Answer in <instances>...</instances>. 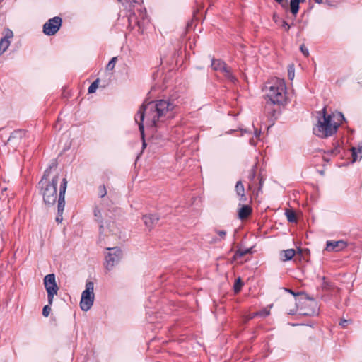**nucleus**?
Returning a JSON list of instances; mask_svg holds the SVG:
<instances>
[{
  "label": "nucleus",
  "mask_w": 362,
  "mask_h": 362,
  "mask_svg": "<svg viewBox=\"0 0 362 362\" xmlns=\"http://www.w3.org/2000/svg\"><path fill=\"white\" fill-rule=\"evenodd\" d=\"M289 292H290L291 294L295 295V293H294L293 291H290V290H289Z\"/></svg>",
  "instance_id": "obj_44"
},
{
  "label": "nucleus",
  "mask_w": 362,
  "mask_h": 362,
  "mask_svg": "<svg viewBox=\"0 0 362 362\" xmlns=\"http://www.w3.org/2000/svg\"><path fill=\"white\" fill-rule=\"evenodd\" d=\"M44 285L47 292L48 303L52 305L54 296L57 294V291L59 290L54 274H50L46 275L44 279Z\"/></svg>",
  "instance_id": "obj_7"
},
{
  "label": "nucleus",
  "mask_w": 362,
  "mask_h": 362,
  "mask_svg": "<svg viewBox=\"0 0 362 362\" xmlns=\"http://www.w3.org/2000/svg\"><path fill=\"white\" fill-rule=\"evenodd\" d=\"M125 4H129V7L131 8L133 4L136 2V0H124Z\"/></svg>",
  "instance_id": "obj_34"
},
{
  "label": "nucleus",
  "mask_w": 362,
  "mask_h": 362,
  "mask_svg": "<svg viewBox=\"0 0 362 362\" xmlns=\"http://www.w3.org/2000/svg\"><path fill=\"white\" fill-rule=\"evenodd\" d=\"M300 51L303 54V55L305 57H308L309 55V52H308V49L305 47V45H301L300 47Z\"/></svg>",
  "instance_id": "obj_31"
},
{
  "label": "nucleus",
  "mask_w": 362,
  "mask_h": 362,
  "mask_svg": "<svg viewBox=\"0 0 362 362\" xmlns=\"http://www.w3.org/2000/svg\"><path fill=\"white\" fill-rule=\"evenodd\" d=\"M347 243L344 240H328L326 243L325 250L328 252H339L347 247Z\"/></svg>",
  "instance_id": "obj_11"
},
{
  "label": "nucleus",
  "mask_w": 362,
  "mask_h": 362,
  "mask_svg": "<svg viewBox=\"0 0 362 362\" xmlns=\"http://www.w3.org/2000/svg\"><path fill=\"white\" fill-rule=\"evenodd\" d=\"M117 61V57H112L111 59V60L108 62V64H107V65L106 66V69L108 70V71L113 70L115 66Z\"/></svg>",
  "instance_id": "obj_25"
},
{
  "label": "nucleus",
  "mask_w": 362,
  "mask_h": 362,
  "mask_svg": "<svg viewBox=\"0 0 362 362\" xmlns=\"http://www.w3.org/2000/svg\"><path fill=\"white\" fill-rule=\"evenodd\" d=\"M177 103L171 98L144 103L135 115V122L139 125L142 138H144V124L147 127L158 128L174 118Z\"/></svg>",
  "instance_id": "obj_1"
},
{
  "label": "nucleus",
  "mask_w": 362,
  "mask_h": 362,
  "mask_svg": "<svg viewBox=\"0 0 362 362\" xmlns=\"http://www.w3.org/2000/svg\"><path fill=\"white\" fill-rule=\"evenodd\" d=\"M106 250L107 252L105 256V267L107 270L110 271L120 261L122 252L118 247H107Z\"/></svg>",
  "instance_id": "obj_6"
},
{
  "label": "nucleus",
  "mask_w": 362,
  "mask_h": 362,
  "mask_svg": "<svg viewBox=\"0 0 362 362\" xmlns=\"http://www.w3.org/2000/svg\"><path fill=\"white\" fill-rule=\"evenodd\" d=\"M119 2H122V0H118Z\"/></svg>",
  "instance_id": "obj_45"
},
{
  "label": "nucleus",
  "mask_w": 362,
  "mask_h": 362,
  "mask_svg": "<svg viewBox=\"0 0 362 362\" xmlns=\"http://www.w3.org/2000/svg\"><path fill=\"white\" fill-rule=\"evenodd\" d=\"M62 20L56 16L48 20L43 25V32L47 35H54L60 28Z\"/></svg>",
  "instance_id": "obj_10"
},
{
  "label": "nucleus",
  "mask_w": 362,
  "mask_h": 362,
  "mask_svg": "<svg viewBox=\"0 0 362 362\" xmlns=\"http://www.w3.org/2000/svg\"><path fill=\"white\" fill-rule=\"evenodd\" d=\"M252 213V209L248 205H243L238 211V217L240 219L247 218Z\"/></svg>",
  "instance_id": "obj_17"
},
{
  "label": "nucleus",
  "mask_w": 362,
  "mask_h": 362,
  "mask_svg": "<svg viewBox=\"0 0 362 362\" xmlns=\"http://www.w3.org/2000/svg\"><path fill=\"white\" fill-rule=\"evenodd\" d=\"M267 104L278 106L284 105L287 102V91L284 79L272 78L268 81L264 88Z\"/></svg>",
  "instance_id": "obj_3"
},
{
  "label": "nucleus",
  "mask_w": 362,
  "mask_h": 362,
  "mask_svg": "<svg viewBox=\"0 0 362 362\" xmlns=\"http://www.w3.org/2000/svg\"><path fill=\"white\" fill-rule=\"evenodd\" d=\"M243 285V283L242 282L241 279L240 277L236 279L235 281L234 286H233L234 292L235 293H239L240 291L241 290Z\"/></svg>",
  "instance_id": "obj_23"
},
{
  "label": "nucleus",
  "mask_w": 362,
  "mask_h": 362,
  "mask_svg": "<svg viewBox=\"0 0 362 362\" xmlns=\"http://www.w3.org/2000/svg\"><path fill=\"white\" fill-rule=\"evenodd\" d=\"M98 194L103 198L107 194V189L105 185H100L98 188Z\"/></svg>",
  "instance_id": "obj_26"
},
{
  "label": "nucleus",
  "mask_w": 362,
  "mask_h": 362,
  "mask_svg": "<svg viewBox=\"0 0 362 362\" xmlns=\"http://www.w3.org/2000/svg\"><path fill=\"white\" fill-rule=\"evenodd\" d=\"M349 324V320H341L339 322V325L341 326L343 328L346 327Z\"/></svg>",
  "instance_id": "obj_33"
},
{
  "label": "nucleus",
  "mask_w": 362,
  "mask_h": 362,
  "mask_svg": "<svg viewBox=\"0 0 362 362\" xmlns=\"http://www.w3.org/2000/svg\"><path fill=\"white\" fill-rule=\"evenodd\" d=\"M299 3H300V0H291V2H290L291 12L294 16H296L298 12Z\"/></svg>",
  "instance_id": "obj_20"
},
{
  "label": "nucleus",
  "mask_w": 362,
  "mask_h": 362,
  "mask_svg": "<svg viewBox=\"0 0 362 362\" xmlns=\"http://www.w3.org/2000/svg\"><path fill=\"white\" fill-rule=\"evenodd\" d=\"M94 216L95 217L96 221L100 224V234L101 235L104 231V226L103 224V220H102V212L100 209H98V207H95L94 209Z\"/></svg>",
  "instance_id": "obj_18"
},
{
  "label": "nucleus",
  "mask_w": 362,
  "mask_h": 362,
  "mask_svg": "<svg viewBox=\"0 0 362 362\" xmlns=\"http://www.w3.org/2000/svg\"><path fill=\"white\" fill-rule=\"evenodd\" d=\"M254 177H255V173H254V172H252V175H251V179H253V178H254Z\"/></svg>",
  "instance_id": "obj_43"
},
{
  "label": "nucleus",
  "mask_w": 362,
  "mask_h": 362,
  "mask_svg": "<svg viewBox=\"0 0 362 362\" xmlns=\"http://www.w3.org/2000/svg\"><path fill=\"white\" fill-rule=\"evenodd\" d=\"M352 152V162L354 163L358 160V153H362V141L358 144V147H353Z\"/></svg>",
  "instance_id": "obj_19"
},
{
  "label": "nucleus",
  "mask_w": 362,
  "mask_h": 362,
  "mask_svg": "<svg viewBox=\"0 0 362 362\" xmlns=\"http://www.w3.org/2000/svg\"><path fill=\"white\" fill-rule=\"evenodd\" d=\"M296 251L293 249L282 250L280 252V259L283 262L291 260L295 255Z\"/></svg>",
  "instance_id": "obj_16"
},
{
  "label": "nucleus",
  "mask_w": 362,
  "mask_h": 362,
  "mask_svg": "<svg viewBox=\"0 0 362 362\" xmlns=\"http://www.w3.org/2000/svg\"><path fill=\"white\" fill-rule=\"evenodd\" d=\"M211 67L215 71H219L223 76L232 83H235L237 78L231 72L230 67H228L220 59H213L211 62Z\"/></svg>",
  "instance_id": "obj_8"
},
{
  "label": "nucleus",
  "mask_w": 362,
  "mask_h": 362,
  "mask_svg": "<svg viewBox=\"0 0 362 362\" xmlns=\"http://www.w3.org/2000/svg\"><path fill=\"white\" fill-rule=\"evenodd\" d=\"M25 135V131L21 129L16 130L10 135L8 143L12 146H18L21 143Z\"/></svg>",
  "instance_id": "obj_12"
},
{
  "label": "nucleus",
  "mask_w": 362,
  "mask_h": 362,
  "mask_svg": "<svg viewBox=\"0 0 362 362\" xmlns=\"http://www.w3.org/2000/svg\"><path fill=\"white\" fill-rule=\"evenodd\" d=\"M282 26L285 28L286 30H288L290 28V25L286 21L283 22Z\"/></svg>",
  "instance_id": "obj_38"
},
{
  "label": "nucleus",
  "mask_w": 362,
  "mask_h": 362,
  "mask_svg": "<svg viewBox=\"0 0 362 362\" xmlns=\"http://www.w3.org/2000/svg\"><path fill=\"white\" fill-rule=\"evenodd\" d=\"M250 252V249H246V250L239 249L235 252V253L233 256V259H237L238 258L242 257L244 255H245Z\"/></svg>",
  "instance_id": "obj_22"
},
{
  "label": "nucleus",
  "mask_w": 362,
  "mask_h": 362,
  "mask_svg": "<svg viewBox=\"0 0 362 362\" xmlns=\"http://www.w3.org/2000/svg\"><path fill=\"white\" fill-rule=\"evenodd\" d=\"M339 148H334L332 151V153L333 154H337V153H339Z\"/></svg>",
  "instance_id": "obj_40"
},
{
  "label": "nucleus",
  "mask_w": 362,
  "mask_h": 362,
  "mask_svg": "<svg viewBox=\"0 0 362 362\" xmlns=\"http://www.w3.org/2000/svg\"><path fill=\"white\" fill-rule=\"evenodd\" d=\"M270 314V311L267 309H264L259 312L256 313L254 315H259L262 317H266Z\"/></svg>",
  "instance_id": "obj_30"
},
{
  "label": "nucleus",
  "mask_w": 362,
  "mask_h": 362,
  "mask_svg": "<svg viewBox=\"0 0 362 362\" xmlns=\"http://www.w3.org/2000/svg\"><path fill=\"white\" fill-rule=\"evenodd\" d=\"M259 134H260V132H258L256 130V132H255V135H256V136H259Z\"/></svg>",
  "instance_id": "obj_42"
},
{
  "label": "nucleus",
  "mask_w": 362,
  "mask_h": 362,
  "mask_svg": "<svg viewBox=\"0 0 362 362\" xmlns=\"http://www.w3.org/2000/svg\"><path fill=\"white\" fill-rule=\"evenodd\" d=\"M321 286L325 290H329L332 288V285L330 283L325 279V277L322 278V283Z\"/></svg>",
  "instance_id": "obj_28"
},
{
  "label": "nucleus",
  "mask_w": 362,
  "mask_h": 362,
  "mask_svg": "<svg viewBox=\"0 0 362 362\" xmlns=\"http://www.w3.org/2000/svg\"><path fill=\"white\" fill-rule=\"evenodd\" d=\"M288 78H289V79L292 80L294 78V70H293V67H290L288 69Z\"/></svg>",
  "instance_id": "obj_32"
},
{
  "label": "nucleus",
  "mask_w": 362,
  "mask_h": 362,
  "mask_svg": "<svg viewBox=\"0 0 362 362\" xmlns=\"http://www.w3.org/2000/svg\"><path fill=\"white\" fill-rule=\"evenodd\" d=\"M275 1H277L279 4H281L282 6L287 5V0H275Z\"/></svg>",
  "instance_id": "obj_37"
},
{
  "label": "nucleus",
  "mask_w": 362,
  "mask_h": 362,
  "mask_svg": "<svg viewBox=\"0 0 362 362\" xmlns=\"http://www.w3.org/2000/svg\"><path fill=\"white\" fill-rule=\"evenodd\" d=\"M143 220L145 226L149 230H151L158 223L159 217L157 215L153 214L145 215L143 216Z\"/></svg>",
  "instance_id": "obj_14"
},
{
  "label": "nucleus",
  "mask_w": 362,
  "mask_h": 362,
  "mask_svg": "<svg viewBox=\"0 0 362 362\" xmlns=\"http://www.w3.org/2000/svg\"><path fill=\"white\" fill-rule=\"evenodd\" d=\"M95 299L94 284L92 281H87L86 289L82 292L80 301V308L83 311L89 310L93 306Z\"/></svg>",
  "instance_id": "obj_5"
},
{
  "label": "nucleus",
  "mask_w": 362,
  "mask_h": 362,
  "mask_svg": "<svg viewBox=\"0 0 362 362\" xmlns=\"http://www.w3.org/2000/svg\"><path fill=\"white\" fill-rule=\"evenodd\" d=\"M50 171L51 168L47 169L41 180L39 182V186L42 190L44 202L48 206L54 205L57 201V186L59 180L58 175H54L52 181L49 182L47 177L49 175Z\"/></svg>",
  "instance_id": "obj_4"
},
{
  "label": "nucleus",
  "mask_w": 362,
  "mask_h": 362,
  "mask_svg": "<svg viewBox=\"0 0 362 362\" xmlns=\"http://www.w3.org/2000/svg\"><path fill=\"white\" fill-rule=\"evenodd\" d=\"M317 123L313 127V133L321 138L332 136L344 119L341 112L327 114L325 108L317 112Z\"/></svg>",
  "instance_id": "obj_2"
},
{
  "label": "nucleus",
  "mask_w": 362,
  "mask_h": 362,
  "mask_svg": "<svg viewBox=\"0 0 362 362\" xmlns=\"http://www.w3.org/2000/svg\"><path fill=\"white\" fill-rule=\"evenodd\" d=\"M98 82H99V80L97 79L91 83V85L88 88L89 93H93L96 90V89L98 88Z\"/></svg>",
  "instance_id": "obj_27"
},
{
  "label": "nucleus",
  "mask_w": 362,
  "mask_h": 362,
  "mask_svg": "<svg viewBox=\"0 0 362 362\" xmlns=\"http://www.w3.org/2000/svg\"><path fill=\"white\" fill-rule=\"evenodd\" d=\"M67 187V181L64 178L60 184L59 199H58V214L56 217V221L61 223L62 221V213L65 206L64 196Z\"/></svg>",
  "instance_id": "obj_9"
},
{
  "label": "nucleus",
  "mask_w": 362,
  "mask_h": 362,
  "mask_svg": "<svg viewBox=\"0 0 362 362\" xmlns=\"http://www.w3.org/2000/svg\"><path fill=\"white\" fill-rule=\"evenodd\" d=\"M305 304L308 306H314V307H316V303L315 301L313 300H307L305 302Z\"/></svg>",
  "instance_id": "obj_35"
},
{
  "label": "nucleus",
  "mask_w": 362,
  "mask_h": 362,
  "mask_svg": "<svg viewBox=\"0 0 362 362\" xmlns=\"http://www.w3.org/2000/svg\"><path fill=\"white\" fill-rule=\"evenodd\" d=\"M235 190L237 196L239 197V201L241 202H245L247 201V197L245 194V187L240 180L236 182Z\"/></svg>",
  "instance_id": "obj_15"
},
{
  "label": "nucleus",
  "mask_w": 362,
  "mask_h": 362,
  "mask_svg": "<svg viewBox=\"0 0 362 362\" xmlns=\"http://www.w3.org/2000/svg\"><path fill=\"white\" fill-rule=\"evenodd\" d=\"M315 1L317 4H322L323 2V0H315Z\"/></svg>",
  "instance_id": "obj_41"
},
{
  "label": "nucleus",
  "mask_w": 362,
  "mask_h": 362,
  "mask_svg": "<svg viewBox=\"0 0 362 362\" xmlns=\"http://www.w3.org/2000/svg\"><path fill=\"white\" fill-rule=\"evenodd\" d=\"M13 36V32L10 30H8L4 37L0 40V55H1L9 47L10 45V39H11Z\"/></svg>",
  "instance_id": "obj_13"
},
{
  "label": "nucleus",
  "mask_w": 362,
  "mask_h": 362,
  "mask_svg": "<svg viewBox=\"0 0 362 362\" xmlns=\"http://www.w3.org/2000/svg\"><path fill=\"white\" fill-rule=\"evenodd\" d=\"M285 214L289 222L295 223L297 221L296 216L293 210L288 209L286 211Z\"/></svg>",
  "instance_id": "obj_21"
},
{
  "label": "nucleus",
  "mask_w": 362,
  "mask_h": 362,
  "mask_svg": "<svg viewBox=\"0 0 362 362\" xmlns=\"http://www.w3.org/2000/svg\"><path fill=\"white\" fill-rule=\"evenodd\" d=\"M315 313V310L311 311H302L300 312V314L305 315H310Z\"/></svg>",
  "instance_id": "obj_36"
},
{
  "label": "nucleus",
  "mask_w": 362,
  "mask_h": 362,
  "mask_svg": "<svg viewBox=\"0 0 362 362\" xmlns=\"http://www.w3.org/2000/svg\"><path fill=\"white\" fill-rule=\"evenodd\" d=\"M296 309L293 308V309H291L288 311V313L290 314V315H294L296 313Z\"/></svg>",
  "instance_id": "obj_39"
},
{
  "label": "nucleus",
  "mask_w": 362,
  "mask_h": 362,
  "mask_svg": "<svg viewBox=\"0 0 362 362\" xmlns=\"http://www.w3.org/2000/svg\"><path fill=\"white\" fill-rule=\"evenodd\" d=\"M49 305H50L49 304L47 305L44 306V308L42 309V315L45 317H48L50 313L51 308Z\"/></svg>",
  "instance_id": "obj_29"
},
{
  "label": "nucleus",
  "mask_w": 362,
  "mask_h": 362,
  "mask_svg": "<svg viewBox=\"0 0 362 362\" xmlns=\"http://www.w3.org/2000/svg\"><path fill=\"white\" fill-rule=\"evenodd\" d=\"M215 232L218 235V236L220 238L218 239H214V242H218V241H221V240L225 239L226 235V230L216 229Z\"/></svg>",
  "instance_id": "obj_24"
}]
</instances>
